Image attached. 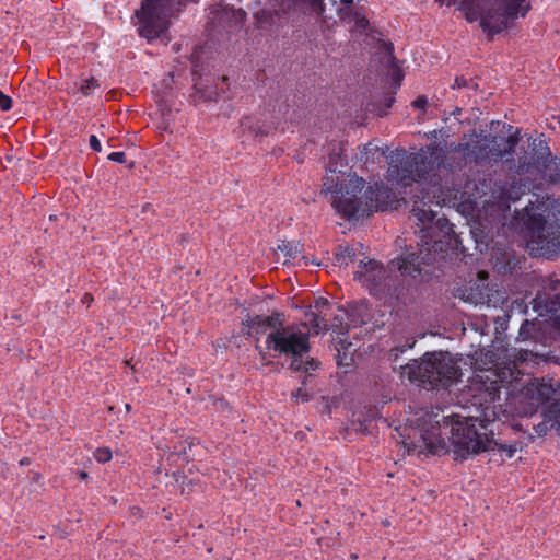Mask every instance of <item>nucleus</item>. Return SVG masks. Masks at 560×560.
<instances>
[{
	"label": "nucleus",
	"mask_w": 560,
	"mask_h": 560,
	"mask_svg": "<svg viewBox=\"0 0 560 560\" xmlns=\"http://www.w3.org/2000/svg\"><path fill=\"white\" fill-rule=\"evenodd\" d=\"M467 300L475 304H486L490 302V295L485 289H481L478 284L471 287Z\"/></svg>",
	"instance_id": "24"
},
{
	"label": "nucleus",
	"mask_w": 560,
	"mask_h": 560,
	"mask_svg": "<svg viewBox=\"0 0 560 560\" xmlns=\"http://www.w3.org/2000/svg\"><path fill=\"white\" fill-rule=\"evenodd\" d=\"M325 191L330 194L331 205L343 219L365 217V180L355 173L327 175L324 182Z\"/></svg>",
	"instance_id": "7"
},
{
	"label": "nucleus",
	"mask_w": 560,
	"mask_h": 560,
	"mask_svg": "<svg viewBox=\"0 0 560 560\" xmlns=\"http://www.w3.org/2000/svg\"><path fill=\"white\" fill-rule=\"evenodd\" d=\"M523 259L518 256H516L511 250H504L502 253V261L497 258L495 267L498 268L499 272L506 275V273H513L521 269Z\"/></svg>",
	"instance_id": "17"
},
{
	"label": "nucleus",
	"mask_w": 560,
	"mask_h": 560,
	"mask_svg": "<svg viewBox=\"0 0 560 560\" xmlns=\"http://www.w3.org/2000/svg\"><path fill=\"white\" fill-rule=\"evenodd\" d=\"M469 85V80L465 77H456L454 83L452 84L453 89H462Z\"/></svg>",
	"instance_id": "39"
},
{
	"label": "nucleus",
	"mask_w": 560,
	"mask_h": 560,
	"mask_svg": "<svg viewBox=\"0 0 560 560\" xmlns=\"http://www.w3.org/2000/svg\"><path fill=\"white\" fill-rule=\"evenodd\" d=\"M353 4V0H340V5H343V7H352Z\"/></svg>",
	"instance_id": "45"
},
{
	"label": "nucleus",
	"mask_w": 560,
	"mask_h": 560,
	"mask_svg": "<svg viewBox=\"0 0 560 560\" xmlns=\"http://www.w3.org/2000/svg\"><path fill=\"white\" fill-rule=\"evenodd\" d=\"M394 92H388L384 95V105H385V108L388 109L393 106L394 102H395V96H394Z\"/></svg>",
	"instance_id": "42"
},
{
	"label": "nucleus",
	"mask_w": 560,
	"mask_h": 560,
	"mask_svg": "<svg viewBox=\"0 0 560 560\" xmlns=\"http://www.w3.org/2000/svg\"><path fill=\"white\" fill-rule=\"evenodd\" d=\"M537 324L535 322H530L528 319L524 320L518 330V339L526 341L529 339H534V334L536 331Z\"/></svg>",
	"instance_id": "25"
},
{
	"label": "nucleus",
	"mask_w": 560,
	"mask_h": 560,
	"mask_svg": "<svg viewBox=\"0 0 560 560\" xmlns=\"http://www.w3.org/2000/svg\"><path fill=\"white\" fill-rule=\"evenodd\" d=\"M97 88H100L98 81L94 77H91L83 80L78 90L82 95L90 96Z\"/></svg>",
	"instance_id": "27"
},
{
	"label": "nucleus",
	"mask_w": 560,
	"mask_h": 560,
	"mask_svg": "<svg viewBox=\"0 0 560 560\" xmlns=\"http://www.w3.org/2000/svg\"><path fill=\"white\" fill-rule=\"evenodd\" d=\"M12 98L0 90V109L8 112L12 108Z\"/></svg>",
	"instance_id": "35"
},
{
	"label": "nucleus",
	"mask_w": 560,
	"mask_h": 560,
	"mask_svg": "<svg viewBox=\"0 0 560 560\" xmlns=\"http://www.w3.org/2000/svg\"><path fill=\"white\" fill-rule=\"evenodd\" d=\"M521 139V132L516 129L508 137L494 136L491 139L488 151L481 148L477 159L505 163L510 175L505 179L492 183L486 175L479 176L476 182L464 178V161H455L454 155L441 156L435 150H423L409 153L405 149H396L389 156L388 180L402 187L413 183L428 186L422 200L440 198L444 195L456 192L483 199V202L505 213L511 208V202L517 201L526 192L528 183L523 176L542 172L544 163L550 158L548 145L541 148L540 153L524 151L515 160L512 158Z\"/></svg>",
	"instance_id": "1"
},
{
	"label": "nucleus",
	"mask_w": 560,
	"mask_h": 560,
	"mask_svg": "<svg viewBox=\"0 0 560 560\" xmlns=\"http://www.w3.org/2000/svg\"><path fill=\"white\" fill-rule=\"evenodd\" d=\"M305 317L313 329L325 331L329 329L327 320L322 315V311L315 310L314 307L310 306L308 310L305 312Z\"/></svg>",
	"instance_id": "20"
},
{
	"label": "nucleus",
	"mask_w": 560,
	"mask_h": 560,
	"mask_svg": "<svg viewBox=\"0 0 560 560\" xmlns=\"http://www.w3.org/2000/svg\"><path fill=\"white\" fill-rule=\"evenodd\" d=\"M429 100L425 95H419L411 102V107L421 110L423 114L427 110Z\"/></svg>",
	"instance_id": "34"
},
{
	"label": "nucleus",
	"mask_w": 560,
	"mask_h": 560,
	"mask_svg": "<svg viewBox=\"0 0 560 560\" xmlns=\"http://www.w3.org/2000/svg\"><path fill=\"white\" fill-rule=\"evenodd\" d=\"M352 23L354 24V30L359 32H364L369 27L370 23L365 15L361 12H357L352 18Z\"/></svg>",
	"instance_id": "31"
},
{
	"label": "nucleus",
	"mask_w": 560,
	"mask_h": 560,
	"mask_svg": "<svg viewBox=\"0 0 560 560\" xmlns=\"http://www.w3.org/2000/svg\"><path fill=\"white\" fill-rule=\"evenodd\" d=\"M81 302L86 305H91L94 302V296L91 293H84Z\"/></svg>",
	"instance_id": "43"
},
{
	"label": "nucleus",
	"mask_w": 560,
	"mask_h": 560,
	"mask_svg": "<svg viewBox=\"0 0 560 560\" xmlns=\"http://www.w3.org/2000/svg\"><path fill=\"white\" fill-rule=\"evenodd\" d=\"M443 429L448 430V424L443 428L435 421L430 428L413 430V436L402 435L401 443L409 455H439L447 451L446 441L443 436Z\"/></svg>",
	"instance_id": "10"
},
{
	"label": "nucleus",
	"mask_w": 560,
	"mask_h": 560,
	"mask_svg": "<svg viewBox=\"0 0 560 560\" xmlns=\"http://www.w3.org/2000/svg\"><path fill=\"white\" fill-rule=\"evenodd\" d=\"M241 126L244 129H248L254 136L268 135V131L265 130V128L260 126L257 121L255 122L252 117L242 118Z\"/></svg>",
	"instance_id": "26"
},
{
	"label": "nucleus",
	"mask_w": 560,
	"mask_h": 560,
	"mask_svg": "<svg viewBox=\"0 0 560 560\" xmlns=\"http://www.w3.org/2000/svg\"><path fill=\"white\" fill-rule=\"evenodd\" d=\"M278 249L283 253L288 259H296L302 253L300 243L289 241H282L278 245Z\"/></svg>",
	"instance_id": "22"
},
{
	"label": "nucleus",
	"mask_w": 560,
	"mask_h": 560,
	"mask_svg": "<svg viewBox=\"0 0 560 560\" xmlns=\"http://www.w3.org/2000/svg\"><path fill=\"white\" fill-rule=\"evenodd\" d=\"M107 159L117 163H126V154L122 151L112 152L108 154Z\"/></svg>",
	"instance_id": "37"
},
{
	"label": "nucleus",
	"mask_w": 560,
	"mask_h": 560,
	"mask_svg": "<svg viewBox=\"0 0 560 560\" xmlns=\"http://www.w3.org/2000/svg\"><path fill=\"white\" fill-rule=\"evenodd\" d=\"M256 25L260 30H269L275 22V13L270 10H259L255 14Z\"/></svg>",
	"instance_id": "23"
},
{
	"label": "nucleus",
	"mask_w": 560,
	"mask_h": 560,
	"mask_svg": "<svg viewBox=\"0 0 560 560\" xmlns=\"http://www.w3.org/2000/svg\"><path fill=\"white\" fill-rule=\"evenodd\" d=\"M479 277H480V278L487 277V273H486L485 271H480V272H479Z\"/></svg>",
	"instance_id": "47"
},
{
	"label": "nucleus",
	"mask_w": 560,
	"mask_h": 560,
	"mask_svg": "<svg viewBox=\"0 0 560 560\" xmlns=\"http://www.w3.org/2000/svg\"><path fill=\"white\" fill-rule=\"evenodd\" d=\"M365 215L369 217L374 211L386 210L393 202V191L383 182H375L364 189Z\"/></svg>",
	"instance_id": "15"
},
{
	"label": "nucleus",
	"mask_w": 560,
	"mask_h": 560,
	"mask_svg": "<svg viewBox=\"0 0 560 560\" xmlns=\"http://www.w3.org/2000/svg\"><path fill=\"white\" fill-rule=\"evenodd\" d=\"M79 477L81 480H86L89 478V474L86 471H81Z\"/></svg>",
	"instance_id": "46"
},
{
	"label": "nucleus",
	"mask_w": 560,
	"mask_h": 560,
	"mask_svg": "<svg viewBox=\"0 0 560 560\" xmlns=\"http://www.w3.org/2000/svg\"><path fill=\"white\" fill-rule=\"evenodd\" d=\"M527 395L537 405H546L542 409V417L550 419L557 424V432L560 435V384L546 383L534 380L526 387Z\"/></svg>",
	"instance_id": "12"
},
{
	"label": "nucleus",
	"mask_w": 560,
	"mask_h": 560,
	"mask_svg": "<svg viewBox=\"0 0 560 560\" xmlns=\"http://www.w3.org/2000/svg\"><path fill=\"white\" fill-rule=\"evenodd\" d=\"M494 450H498L501 454H505V456L508 458H512L517 451V444L516 443L504 444V443H500L495 440V448Z\"/></svg>",
	"instance_id": "32"
},
{
	"label": "nucleus",
	"mask_w": 560,
	"mask_h": 560,
	"mask_svg": "<svg viewBox=\"0 0 560 560\" xmlns=\"http://www.w3.org/2000/svg\"><path fill=\"white\" fill-rule=\"evenodd\" d=\"M404 74L401 73V70L399 68H395L392 71V78L397 86H400V82L402 80Z\"/></svg>",
	"instance_id": "41"
},
{
	"label": "nucleus",
	"mask_w": 560,
	"mask_h": 560,
	"mask_svg": "<svg viewBox=\"0 0 560 560\" xmlns=\"http://www.w3.org/2000/svg\"><path fill=\"white\" fill-rule=\"evenodd\" d=\"M353 278L366 288L371 295L383 298L395 294L396 290L392 289L387 269L374 259L360 260L359 270L354 272Z\"/></svg>",
	"instance_id": "11"
},
{
	"label": "nucleus",
	"mask_w": 560,
	"mask_h": 560,
	"mask_svg": "<svg viewBox=\"0 0 560 560\" xmlns=\"http://www.w3.org/2000/svg\"><path fill=\"white\" fill-rule=\"evenodd\" d=\"M380 151L377 145L373 143H366L360 150V161L368 163L370 161H374V155Z\"/></svg>",
	"instance_id": "28"
},
{
	"label": "nucleus",
	"mask_w": 560,
	"mask_h": 560,
	"mask_svg": "<svg viewBox=\"0 0 560 560\" xmlns=\"http://www.w3.org/2000/svg\"><path fill=\"white\" fill-rule=\"evenodd\" d=\"M328 306H329V301L327 299L318 298L315 300L314 305L312 307H314L315 310L322 311L324 307H328Z\"/></svg>",
	"instance_id": "40"
},
{
	"label": "nucleus",
	"mask_w": 560,
	"mask_h": 560,
	"mask_svg": "<svg viewBox=\"0 0 560 560\" xmlns=\"http://www.w3.org/2000/svg\"><path fill=\"white\" fill-rule=\"evenodd\" d=\"M514 224L522 226L527 240V248L533 256L552 258L560 255V201L548 196L537 197L522 211L514 214Z\"/></svg>",
	"instance_id": "4"
},
{
	"label": "nucleus",
	"mask_w": 560,
	"mask_h": 560,
	"mask_svg": "<svg viewBox=\"0 0 560 560\" xmlns=\"http://www.w3.org/2000/svg\"><path fill=\"white\" fill-rule=\"evenodd\" d=\"M279 326H282V314L279 312H272L269 316L247 314L242 320L241 332L243 336L256 339L255 348L259 351L261 361L266 360V352L259 346V337L268 330L275 331Z\"/></svg>",
	"instance_id": "14"
},
{
	"label": "nucleus",
	"mask_w": 560,
	"mask_h": 560,
	"mask_svg": "<svg viewBox=\"0 0 560 560\" xmlns=\"http://www.w3.org/2000/svg\"><path fill=\"white\" fill-rule=\"evenodd\" d=\"M94 457L98 463H107L112 459V451L107 447H98L94 453Z\"/></svg>",
	"instance_id": "33"
},
{
	"label": "nucleus",
	"mask_w": 560,
	"mask_h": 560,
	"mask_svg": "<svg viewBox=\"0 0 560 560\" xmlns=\"http://www.w3.org/2000/svg\"><path fill=\"white\" fill-rule=\"evenodd\" d=\"M412 213L417 217L421 244L408 247L388 262L390 270H397L402 277L416 279L424 267L445 260L457 250L463 252L462 242L447 218H436L431 209H420L416 205Z\"/></svg>",
	"instance_id": "3"
},
{
	"label": "nucleus",
	"mask_w": 560,
	"mask_h": 560,
	"mask_svg": "<svg viewBox=\"0 0 560 560\" xmlns=\"http://www.w3.org/2000/svg\"><path fill=\"white\" fill-rule=\"evenodd\" d=\"M435 2H438L439 4L443 5H447V7H451L453 4H458L460 3L462 0H434Z\"/></svg>",
	"instance_id": "44"
},
{
	"label": "nucleus",
	"mask_w": 560,
	"mask_h": 560,
	"mask_svg": "<svg viewBox=\"0 0 560 560\" xmlns=\"http://www.w3.org/2000/svg\"><path fill=\"white\" fill-rule=\"evenodd\" d=\"M310 335L294 326H279L275 331H270L266 338V348L278 352L279 354L291 355L293 358L291 366L295 370L308 371L315 370L318 362L310 360L305 364L300 359L310 351Z\"/></svg>",
	"instance_id": "9"
},
{
	"label": "nucleus",
	"mask_w": 560,
	"mask_h": 560,
	"mask_svg": "<svg viewBox=\"0 0 560 560\" xmlns=\"http://www.w3.org/2000/svg\"><path fill=\"white\" fill-rule=\"evenodd\" d=\"M404 350H405L404 348H401V349L394 348L392 351H397V352H398V351H400V352H404Z\"/></svg>",
	"instance_id": "48"
},
{
	"label": "nucleus",
	"mask_w": 560,
	"mask_h": 560,
	"mask_svg": "<svg viewBox=\"0 0 560 560\" xmlns=\"http://www.w3.org/2000/svg\"><path fill=\"white\" fill-rule=\"evenodd\" d=\"M347 165L346 155L343 154V149L341 145H339L338 151L336 149H332L331 153L329 154L328 163L326 166L327 174L334 175L336 178V174L342 175L347 174L341 170V167Z\"/></svg>",
	"instance_id": "18"
},
{
	"label": "nucleus",
	"mask_w": 560,
	"mask_h": 560,
	"mask_svg": "<svg viewBox=\"0 0 560 560\" xmlns=\"http://www.w3.org/2000/svg\"><path fill=\"white\" fill-rule=\"evenodd\" d=\"M304 8L307 7L312 12L316 14L318 19L323 22L328 20V16L325 14V4L323 0H288L285 7L282 8L283 15H289L291 10L295 8Z\"/></svg>",
	"instance_id": "16"
},
{
	"label": "nucleus",
	"mask_w": 560,
	"mask_h": 560,
	"mask_svg": "<svg viewBox=\"0 0 560 560\" xmlns=\"http://www.w3.org/2000/svg\"><path fill=\"white\" fill-rule=\"evenodd\" d=\"M404 371L411 382L432 388H447L462 375L457 361L447 352L425 353L420 360L408 363Z\"/></svg>",
	"instance_id": "6"
},
{
	"label": "nucleus",
	"mask_w": 560,
	"mask_h": 560,
	"mask_svg": "<svg viewBox=\"0 0 560 560\" xmlns=\"http://www.w3.org/2000/svg\"><path fill=\"white\" fill-rule=\"evenodd\" d=\"M292 398H294L298 402H305L310 400V395L304 388L300 387L292 392Z\"/></svg>",
	"instance_id": "36"
},
{
	"label": "nucleus",
	"mask_w": 560,
	"mask_h": 560,
	"mask_svg": "<svg viewBox=\"0 0 560 560\" xmlns=\"http://www.w3.org/2000/svg\"><path fill=\"white\" fill-rule=\"evenodd\" d=\"M544 177L550 184H560V156L546 160L542 166Z\"/></svg>",
	"instance_id": "19"
},
{
	"label": "nucleus",
	"mask_w": 560,
	"mask_h": 560,
	"mask_svg": "<svg viewBox=\"0 0 560 560\" xmlns=\"http://www.w3.org/2000/svg\"><path fill=\"white\" fill-rule=\"evenodd\" d=\"M337 15L342 22L352 23V18L358 12L352 7L338 5L336 9Z\"/></svg>",
	"instance_id": "30"
},
{
	"label": "nucleus",
	"mask_w": 560,
	"mask_h": 560,
	"mask_svg": "<svg viewBox=\"0 0 560 560\" xmlns=\"http://www.w3.org/2000/svg\"><path fill=\"white\" fill-rule=\"evenodd\" d=\"M518 374L515 364H509L481 370L472 377L466 395L476 415L454 421L448 430L457 458L466 459L471 454L494 451L493 431L488 427L498 417L495 401L500 400L501 389L509 390L513 382L518 380Z\"/></svg>",
	"instance_id": "2"
},
{
	"label": "nucleus",
	"mask_w": 560,
	"mask_h": 560,
	"mask_svg": "<svg viewBox=\"0 0 560 560\" xmlns=\"http://www.w3.org/2000/svg\"><path fill=\"white\" fill-rule=\"evenodd\" d=\"M530 9L528 0H462L457 7L468 23L478 21L490 38L509 28L516 19L525 18Z\"/></svg>",
	"instance_id": "5"
},
{
	"label": "nucleus",
	"mask_w": 560,
	"mask_h": 560,
	"mask_svg": "<svg viewBox=\"0 0 560 560\" xmlns=\"http://www.w3.org/2000/svg\"><path fill=\"white\" fill-rule=\"evenodd\" d=\"M552 429L557 431V424L545 417L539 423L534 425V431L537 434V436H545Z\"/></svg>",
	"instance_id": "29"
},
{
	"label": "nucleus",
	"mask_w": 560,
	"mask_h": 560,
	"mask_svg": "<svg viewBox=\"0 0 560 560\" xmlns=\"http://www.w3.org/2000/svg\"><path fill=\"white\" fill-rule=\"evenodd\" d=\"M245 16L246 13L242 9L215 3L209 9L207 28L212 36L223 32L232 33L242 27Z\"/></svg>",
	"instance_id": "13"
},
{
	"label": "nucleus",
	"mask_w": 560,
	"mask_h": 560,
	"mask_svg": "<svg viewBox=\"0 0 560 560\" xmlns=\"http://www.w3.org/2000/svg\"><path fill=\"white\" fill-rule=\"evenodd\" d=\"M199 0H142L141 7L136 11L138 31L140 36L149 42L161 37L168 28L170 21L189 3Z\"/></svg>",
	"instance_id": "8"
},
{
	"label": "nucleus",
	"mask_w": 560,
	"mask_h": 560,
	"mask_svg": "<svg viewBox=\"0 0 560 560\" xmlns=\"http://www.w3.org/2000/svg\"><path fill=\"white\" fill-rule=\"evenodd\" d=\"M90 148L95 151L100 152L102 150V144L98 138L95 135H91L89 139Z\"/></svg>",
	"instance_id": "38"
},
{
	"label": "nucleus",
	"mask_w": 560,
	"mask_h": 560,
	"mask_svg": "<svg viewBox=\"0 0 560 560\" xmlns=\"http://www.w3.org/2000/svg\"><path fill=\"white\" fill-rule=\"evenodd\" d=\"M357 257L355 250L349 246H339L334 255V262L339 267H347Z\"/></svg>",
	"instance_id": "21"
},
{
	"label": "nucleus",
	"mask_w": 560,
	"mask_h": 560,
	"mask_svg": "<svg viewBox=\"0 0 560 560\" xmlns=\"http://www.w3.org/2000/svg\"><path fill=\"white\" fill-rule=\"evenodd\" d=\"M131 409V406L129 404H126V410L129 411Z\"/></svg>",
	"instance_id": "49"
}]
</instances>
